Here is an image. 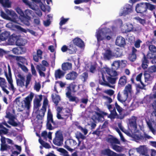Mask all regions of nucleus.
<instances>
[{
	"mask_svg": "<svg viewBox=\"0 0 156 156\" xmlns=\"http://www.w3.org/2000/svg\"><path fill=\"white\" fill-rule=\"evenodd\" d=\"M146 56L147 57V58L149 59L155 58H156V56L154 55V54L151 52L148 53L147 54Z\"/></svg>",
	"mask_w": 156,
	"mask_h": 156,
	"instance_id": "obj_62",
	"label": "nucleus"
},
{
	"mask_svg": "<svg viewBox=\"0 0 156 156\" xmlns=\"http://www.w3.org/2000/svg\"><path fill=\"white\" fill-rule=\"evenodd\" d=\"M88 77V73L87 72L83 73L80 75L79 78L83 82H85L87 81Z\"/></svg>",
	"mask_w": 156,
	"mask_h": 156,
	"instance_id": "obj_35",
	"label": "nucleus"
},
{
	"mask_svg": "<svg viewBox=\"0 0 156 156\" xmlns=\"http://www.w3.org/2000/svg\"><path fill=\"white\" fill-rule=\"evenodd\" d=\"M78 76V74L76 72L73 71L67 74L66 76V78L67 80H74Z\"/></svg>",
	"mask_w": 156,
	"mask_h": 156,
	"instance_id": "obj_20",
	"label": "nucleus"
},
{
	"mask_svg": "<svg viewBox=\"0 0 156 156\" xmlns=\"http://www.w3.org/2000/svg\"><path fill=\"white\" fill-rule=\"evenodd\" d=\"M17 76L19 78L16 79L17 85L21 87H23L25 85L24 82L25 81V77L20 73L17 74Z\"/></svg>",
	"mask_w": 156,
	"mask_h": 156,
	"instance_id": "obj_10",
	"label": "nucleus"
},
{
	"mask_svg": "<svg viewBox=\"0 0 156 156\" xmlns=\"http://www.w3.org/2000/svg\"><path fill=\"white\" fill-rule=\"evenodd\" d=\"M17 38V36L15 34H13L11 36L10 35L8 39V42L10 44H13L15 42H16V39Z\"/></svg>",
	"mask_w": 156,
	"mask_h": 156,
	"instance_id": "obj_29",
	"label": "nucleus"
},
{
	"mask_svg": "<svg viewBox=\"0 0 156 156\" xmlns=\"http://www.w3.org/2000/svg\"><path fill=\"white\" fill-rule=\"evenodd\" d=\"M65 112L66 113V114H63L62 115V116H63L64 119H67L69 117H70L71 119L72 115L71 113L70 110L68 108L65 110Z\"/></svg>",
	"mask_w": 156,
	"mask_h": 156,
	"instance_id": "obj_37",
	"label": "nucleus"
},
{
	"mask_svg": "<svg viewBox=\"0 0 156 156\" xmlns=\"http://www.w3.org/2000/svg\"><path fill=\"white\" fill-rule=\"evenodd\" d=\"M127 77L125 76H121L119 81V86L120 87L124 86L127 83Z\"/></svg>",
	"mask_w": 156,
	"mask_h": 156,
	"instance_id": "obj_26",
	"label": "nucleus"
},
{
	"mask_svg": "<svg viewBox=\"0 0 156 156\" xmlns=\"http://www.w3.org/2000/svg\"><path fill=\"white\" fill-rule=\"evenodd\" d=\"M104 92L110 96L113 95L114 93V91L111 89H109L105 90Z\"/></svg>",
	"mask_w": 156,
	"mask_h": 156,
	"instance_id": "obj_63",
	"label": "nucleus"
},
{
	"mask_svg": "<svg viewBox=\"0 0 156 156\" xmlns=\"http://www.w3.org/2000/svg\"><path fill=\"white\" fill-rule=\"evenodd\" d=\"M72 67V63L68 62L64 63L62 65V69L64 71L70 69Z\"/></svg>",
	"mask_w": 156,
	"mask_h": 156,
	"instance_id": "obj_30",
	"label": "nucleus"
},
{
	"mask_svg": "<svg viewBox=\"0 0 156 156\" xmlns=\"http://www.w3.org/2000/svg\"><path fill=\"white\" fill-rule=\"evenodd\" d=\"M6 12L8 15H7L2 11H1L0 12L1 16L4 19L12 22L14 23L17 22V19L18 18V16L14 11L7 9Z\"/></svg>",
	"mask_w": 156,
	"mask_h": 156,
	"instance_id": "obj_2",
	"label": "nucleus"
},
{
	"mask_svg": "<svg viewBox=\"0 0 156 156\" xmlns=\"http://www.w3.org/2000/svg\"><path fill=\"white\" fill-rule=\"evenodd\" d=\"M147 124L150 130L155 135L156 133V130L153 127L151 122L150 121H147Z\"/></svg>",
	"mask_w": 156,
	"mask_h": 156,
	"instance_id": "obj_44",
	"label": "nucleus"
},
{
	"mask_svg": "<svg viewBox=\"0 0 156 156\" xmlns=\"http://www.w3.org/2000/svg\"><path fill=\"white\" fill-rule=\"evenodd\" d=\"M8 74L7 72L5 71V76L6 78V79H7L8 78L9 79L12 78L11 69L10 66L9 64L8 65Z\"/></svg>",
	"mask_w": 156,
	"mask_h": 156,
	"instance_id": "obj_39",
	"label": "nucleus"
},
{
	"mask_svg": "<svg viewBox=\"0 0 156 156\" xmlns=\"http://www.w3.org/2000/svg\"><path fill=\"white\" fill-rule=\"evenodd\" d=\"M36 69L37 71L41 70V71H45L46 70V68L42 65H37Z\"/></svg>",
	"mask_w": 156,
	"mask_h": 156,
	"instance_id": "obj_61",
	"label": "nucleus"
},
{
	"mask_svg": "<svg viewBox=\"0 0 156 156\" xmlns=\"http://www.w3.org/2000/svg\"><path fill=\"white\" fill-rule=\"evenodd\" d=\"M147 72H145L144 74L145 82L150 80L151 75L149 73H147Z\"/></svg>",
	"mask_w": 156,
	"mask_h": 156,
	"instance_id": "obj_57",
	"label": "nucleus"
},
{
	"mask_svg": "<svg viewBox=\"0 0 156 156\" xmlns=\"http://www.w3.org/2000/svg\"><path fill=\"white\" fill-rule=\"evenodd\" d=\"M147 124L150 130L155 135L156 133V130L153 127L151 122L150 121H147Z\"/></svg>",
	"mask_w": 156,
	"mask_h": 156,
	"instance_id": "obj_43",
	"label": "nucleus"
},
{
	"mask_svg": "<svg viewBox=\"0 0 156 156\" xmlns=\"http://www.w3.org/2000/svg\"><path fill=\"white\" fill-rule=\"evenodd\" d=\"M111 31L108 29H104L103 30H99L96 34V37L98 41H100L104 39V38L102 37V35H104L106 37L105 38L107 40H109L111 37L110 36H106L107 34H110Z\"/></svg>",
	"mask_w": 156,
	"mask_h": 156,
	"instance_id": "obj_5",
	"label": "nucleus"
},
{
	"mask_svg": "<svg viewBox=\"0 0 156 156\" xmlns=\"http://www.w3.org/2000/svg\"><path fill=\"white\" fill-rule=\"evenodd\" d=\"M147 71L149 73H152L156 72V66L153 65L149 67Z\"/></svg>",
	"mask_w": 156,
	"mask_h": 156,
	"instance_id": "obj_46",
	"label": "nucleus"
},
{
	"mask_svg": "<svg viewBox=\"0 0 156 156\" xmlns=\"http://www.w3.org/2000/svg\"><path fill=\"white\" fill-rule=\"evenodd\" d=\"M34 96V94L31 92L30 94L27 97L23 100L25 106L27 108L30 107V102L32 101L33 98Z\"/></svg>",
	"mask_w": 156,
	"mask_h": 156,
	"instance_id": "obj_12",
	"label": "nucleus"
},
{
	"mask_svg": "<svg viewBox=\"0 0 156 156\" xmlns=\"http://www.w3.org/2000/svg\"><path fill=\"white\" fill-rule=\"evenodd\" d=\"M0 151H3L7 150V145L6 144H1Z\"/></svg>",
	"mask_w": 156,
	"mask_h": 156,
	"instance_id": "obj_59",
	"label": "nucleus"
},
{
	"mask_svg": "<svg viewBox=\"0 0 156 156\" xmlns=\"http://www.w3.org/2000/svg\"><path fill=\"white\" fill-rule=\"evenodd\" d=\"M105 72L102 73L101 78L99 80V83L103 86L108 87L114 88V86L112 85L115 84L118 79V74L116 71H112L111 69L106 67L104 68Z\"/></svg>",
	"mask_w": 156,
	"mask_h": 156,
	"instance_id": "obj_1",
	"label": "nucleus"
},
{
	"mask_svg": "<svg viewBox=\"0 0 156 156\" xmlns=\"http://www.w3.org/2000/svg\"><path fill=\"white\" fill-rule=\"evenodd\" d=\"M149 51L152 53H156V47L154 45H150L149 46Z\"/></svg>",
	"mask_w": 156,
	"mask_h": 156,
	"instance_id": "obj_49",
	"label": "nucleus"
},
{
	"mask_svg": "<svg viewBox=\"0 0 156 156\" xmlns=\"http://www.w3.org/2000/svg\"><path fill=\"white\" fill-rule=\"evenodd\" d=\"M0 4H2L5 7L10 8L11 7V4L9 0H0Z\"/></svg>",
	"mask_w": 156,
	"mask_h": 156,
	"instance_id": "obj_36",
	"label": "nucleus"
},
{
	"mask_svg": "<svg viewBox=\"0 0 156 156\" xmlns=\"http://www.w3.org/2000/svg\"><path fill=\"white\" fill-rule=\"evenodd\" d=\"M51 97L54 103L55 104L56 106L58 105L59 101H60V97L58 95H56L55 97H54L53 94L51 95Z\"/></svg>",
	"mask_w": 156,
	"mask_h": 156,
	"instance_id": "obj_34",
	"label": "nucleus"
},
{
	"mask_svg": "<svg viewBox=\"0 0 156 156\" xmlns=\"http://www.w3.org/2000/svg\"><path fill=\"white\" fill-rule=\"evenodd\" d=\"M101 113H99L98 112H95L96 114L98 116V117L97 119L99 121H102L101 119L103 118L104 119V116L107 115L108 114L105 112L103 111H101Z\"/></svg>",
	"mask_w": 156,
	"mask_h": 156,
	"instance_id": "obj_33",
	"label": "nucleus"
},
{
	"mask_svg": "<svg viewBox=\"0 0 156 156\" xmlns=\"http://www.w3.org/2000/svg\"><path fill=\"white\" fill-rule=\"evenodd\" d=\"M0 86L1 88L3 87H7L6 82L5 79L3 78L0 77Z\"/></svg>",
	"mask_w": 156,
	"mask_h": 156,
	"instance_id": "obj_47",
	"label": "nucleus"
},
{
	"mask_svg": "<svg viewBox=\"0 0 156 156\" xmlns=\"http://www.w3.org/2000/svg\"><path fill=\"white\" fill-rule=\"evenodd\" d=\"M46 126L47 129L50 130H53L57 127V125L53 120L52 114L50 109L48 110Z\"/></svg>",
	"mask_w": 156,
	"mask_h": 156,
	"instance_id": "obj_4",
	"label": "nucleus"
},
{
	"mask_svg": "<svg viewBox=\"0 0 156 156\" xmlns=\"http://www.w3.org/2000/svg\"><path fill=\"white\" fill-rule=\"evenodd\" d=\"M57 151L62 153L63 156H69L68 152L65 149L63 148H58L57 147Z\"/></svg>",
	"mask_w": 156,
	"mask_h": 156,
	"instance_id": "obj_42",
	"label": "nucleus"
},
{
	"mask_svg": "<svg viewBox=\"0 0 156 156\" xmlns=\"http://www.w3.org/2000/svg\"><path fill=\"white\" fill-rule=\"evenodd\" d=\"M146 5L147 9H148L149 10L151 11L155 9V7L154 5L149 3H146Z\"/></svg>",
	"mask_w": 156,
	"mask_h": 156,
	"instance_id": "obj_48",
	"label": "nucleus"
},
{
	"mask_svg": "<svg viewBox=\"0 0 156 156\" xmlns=\"http://www.w3.org/2000/svg\"><path fill=\"white\" fill-rule=\"evenodd\" d=\"M20 20L21 22L27 26H29L30 24V20L31 17L30 16H28L27 15H24L20 18Z\"/></svg>",
	"mask_w": 156,
	"mask_h": 156,
	"instance_id": "obj_17",
	"label": "nucleus"
},
{
	"mask_svg": "<svg viewBox=\"0 0 156 156\" xmlns=\"http://www.w3.org/2000/svg\"><path fill=\"white\" fill-rule=\"evenodd\" d=\"M76 46L82 48L84 46V42L80 38L78 37L74 38L71 42Z\"/></svg>",
	"mask_w": 156,
	"mask_h": 156,
	"instance_id": "obj_13",
	"label": "nucleus"
},
{
	"mask_svg": "<svg viewBox=\"0 0 156 156\" xmlns=\"http://www.w3.org/2000/svg\"><path fill=\"white\" fill-rule=\"evenodd\" d=\"M112 56V51L107 49L103 54V58L105 60H109L111 58Z\"/></svg>",
	"mask_w": 156,
	"mask_h": 156,
	"instance_id": "obj_28",
	"label": "nucleus"
},
{
	"mask_svg": "<svg viewBox=\"0 0 156 156\" xmlns=\"http://www.w3.org/2000/svg\"><path fill=\"white\" fill-rule=\"evenodd\" d=\"M137 119V117L134 116H132L129 119L128 125L131 131L136 130L137 128L136 124Z\"/></svg>",
	"mask_w": 156,
	"mask_h": 156,
	"instance_id": "obj_7",
	"label": "nucleus"
},
{
	"mask_svg": "<svg viewBox=\"0 0 156 156\" xmlns=\"http://www.w3.org/2000/svg\"><path fill=\"white\" fill-rule=\"evenodd\" d=\"M143 57L142 59V67L144 69H147L148 67L147 64L149 63V61L148 60L147 57L144 53H143Z\"/></svg>",
	"mask_w": 156,
	"mask_h": 156,
	"instance_id": "obj_24",
	"label": "nucleus"
},
{
	"mask_svg": "<svg viewBox=\"0 0 156 156\" xmlns=\"http://www.w3.org/2000/svg\"><path fill=\"white\" fill-rule=\"evenodd\" d=\"M76 144L77 143L75 140L69 139L65 142L64 147L68 151L72 152L73 149L71 148L70 147H73L75 146Z\"/></svg>",
	"mask_w": 156,
	"mask_h": 156,
	"instance_id": "obj_8",
	"label": "nucleus"
},
{
	"mask_svg": "<svg viewBox=\"0 0 156 156\" xmlns=\"http://www.w3.org/2000/svg\"><path fill=\"white\" fill-rule=\"evenodd\" d=\"M136 11L137 13H143L147 11L146 6H143L142 5H139L138 4L136 7Z\"/></svg>",
	"mask_w": 156,
	"mask_h": 156,
	"instance_id": "obj_19",
	"label": "nucleus"
},
{
	"mask_svg": "<svg viewBox=\"0 0 156 156\" xmlns=\"http://www.w3.org/2000/svg\"><path fill=\"white\" fill-rule=\"evenodd\" d=\"M135 19L137 21L139 22L143 25H144V24L145 23V20L144 19H142L139 17H135Z\"/></svg>",
	"mask_w": 156,
	"mask_h": 156,
	"instance_id": "obj_56",
	"label": "nucleus"
},
{
	"mask_svg": "<svg viewBox=\"0 0 156 156\" xmlns=\"http://www.w3.org/2000/svg\"><path fill=\"white\" fill-rule=\"evenodd\" d=\"M115 43L116 45L120 47H124L126 44L125 38L121 36H118L116 39Z\"/></svg>",
	"mask_w": 156,
	"mask_h": 156,
	"instance_id": "obj_14",
	"label": "nucleus"
},
{
	"mask_svg": "<svg viewBox=\"0 0 156 156\" xmlns=\"http://www.w3.org/2000/svg\"><path fill=\"white\" fill-rule=\"evenodd\" d=\"M77 85L75 84H70L68 86L66 89V91H68L69 89L70 91V93H71L72 90L73 92L75 93L76 92V90H75V88Z\"/></svg>",
	"mask_w": 156,
	"mask_h": 156,
	"instance_id": "obj_41",
	"label": "nucleus"
},
{
	"mask_svg": "<svg viewBox=\"0 0 156 156\" xmlns=\"http://www.w3.org/2000/svg\"><path fill=\"white\" fill-rule=\"evenodd\" d=\"M5 117L6 118L9 119V120H10L12 119H15V117L14 116L11 114L10 112H8L6 113V115L5 116Z\"/></svg>",
	"mask_w": 156,
	"mask_h": 156,
	"instance_id": "obj_60",
	"label": "nucleus"
},
{
	"mask_svg": "<svg viewBox=\"0 0 156 156\" xmlns=\"http://www.w3.org/2000/svg\"><path fill=\"white\" fill-rule=\"evenodd\" d=\"M69 18L65 19L63 17L61 18V20L59 23V24L60 27L65 24L68 20Z\"/></svg>",
	"mask_w": 156,
	"mask_h": 156,
	"instance_id": "obj_54",
	"label": "nucleus"
},
{
	"mask_svg": "<svg viewBox=\"0 0 156 156\" xmlns=\"http://www.w3.org/2000/svg\"><path fill=\"white\" fill-rule=\"evenodd\" d=\"M110 111V113L108 116V117L111 119L117 118L122 119H123L124 117V116H120L117 113L115 107H114L112 110Z\"/></svg>",
	"mask_w": 156,
	"mask_h": 156,
	"instance_id": "obj_9",
	"label": "nucleus"
},
{
	"mask_svg": "<svg viewBox=\"0 0 156 156\" xmlns=\"http://www.w3.org/2000/svg\"><path fill=\"white\" fill-rule=\"evenodd\" d=\"M114 53L117 57H120L122 54V49L119 48H117L115 50Z\"/></svg>",
	"mask_w": 156,
	"mask_h": 156,
	"instance_id": "obj_50",
	"label": "nucleus"
},
{
	"mask_svg": "<svg viewBox=\"0 0 156 156\" xmlns=\"http://www.w3.org/2000/svg\"><path fill=\"white\" fill-rule=\"evenodd\" d=\"M63 135L59 131H57L55 133V137L53 139V144L57 146H61L63 144Z\"/></svg>",
	"mask_w": 156,
	"mask_h": 156,
	"instance_id": "obj_6",
	"label": "nucleus"
},
{
	"mask_svg": "<svg viewBox=\"0 0 156 156\" xmlns=\"http://www.w3.org/2000/svg\"><path fill=\"white\" fill-rule=\"evenodd\" d=\"M17 64L19 67L23 71L26 72L28 70L27 68L24 65L19 62H18Z\"/></svg>",
	"mask_w": 156,
	"mask_h": 156,
	"instance_id": "obj_58",
	"label": "nucleus"
},
{
	"mask_svg": "<svg viewBox=\"0 0 156 156\" xmlns=\"http://www.w3.org/2000/svg\"><path fill=\"white\" fill-rule=\"evenodd\" d=\"M103 154L107 156H116L117 153L109 149H106L101 151Z\"/></svg>",
	"mask_w": 156,
	"mask_h": 156,
	"instance_id": "obj_23",
	"label": "nucleus"
},
{
	"mask_svg": "<svg viewBox=\"0 0 156 156\" xmlns=\"http://www.w3.org/2000/svg\"><path fill=\"white\" fill-rule=\"evenodd\" d=\"M10 56L14 58H15L16 60L19 63L21 62L23 64H27V60L24 57L12 55H11Z\"/></svg>",
	"mask_w": 156,
	"mask_h": 156,
	"instance_id": "obj_15",
	"label": "nucleus"
},
{
	"mask_svg": "<svg viewBox=\"0 0 156 156\" xmlns=\"http://www.w3.org/2000/svg\"><path fill=\"white\" fill-rule=\"evenodd\" d=\"M31 75H28L26 77V81L25 87L27 88L28 85L29 84L31 80Z\"/></svg>",
	"mask_w": 156,
	"mask_h": 156,
	"instance_id": "obj_52",
	"label": "nucleus"
},
{
	"mask_svg": "<svg viewBox=\"0 0 156 156\" xmlns=\"http://www.w3.org/2000/svg\"><path fill=\"white\" fill-rule=\"evenodd\" d=\"M115 108L116 109L117 111L119 113V115L120 116H125V115L122 114V112L123 110L122 108L118 104L117 102L115 103Z\"/></svg>",
	"mask_w": 156,
	"mask_h": 156,
	"instance_id": "obj_40",
	"label": "nucleus"
},
{
	"mask_svg": "<svg viewBox=\"0 0 156 156\" xmlns=\"http://www.w3.org/2000/svg\"><path fill=\"white\" fill-rule=\"evenodd\" d=\"M132 7L129 4H128L123 8V10L119 13V16H125L130 13L132 12Z\"/></svg>",
	"mask_w": 156,
	"mask_h": 156,
	"instance_id": "obj_11",
	"label": "nucleus"
},
{
	"mask_svg": "<svg viewBox=\"0 0 156 156\" xmlns=\"http://www.w3.org/2000/svg\"><path fill=\"white\" fill-rule=\"evenodd\" d=\"M19 47L18 48H15L12 49V51L13 53L16 55H20V51Z\"/></svg>",
	"mask_w": 156,
	"mask_h": 156,
	"instance_id": "obj_53",
	"label": "nucleus"
},
{
	"mask_svg": "<svg viewBox=\"0 0 156 156\" xmlns=\"http://www.w3.org/2000/svg\"><path fill=\"white\" fill-rule=\"evenodd\" d=\"M66 97L69 99V101L74 102L76 101V97L72 96L69 89L68 91L66 92Z\"/></svg>",
	"mask_w": 156,
	"mask_h": 156,
	"instance_id": "obj_32",
	"label": "nucleus"
},
{
	"mask_svg": "<svg viewBox=\"0 0 156 156\" xmlns=\"http://www.w3.org/2000/svg\"><path fill=\"white\" fill-rule=\"evenodd\" d=\"M137 151L143 155H145L147 152V148L144 146H140L136 148Z\"/></svg>",
	"mask_w": 156,
	"mask_h": 156,
	"instance_id": "obj_27",
	"label": "nucleus"
},
{
	"mask_svg": "<svg viewBox=\"0 0 156 156\" xmlns=\"http://www.w3.org/2000/svg\"><path fill=\"white\" fill-rule=\"evenodd\" d=\"M120 66V63L118 61H114L112 65L111 70L112 71H116Z\"/></svg>",
	"mask_w": 156,
	"mask_h": 156,
	"instance_id": "obj_31",
	"label": "nucleus"
},
{
	"mask_svg": "<svg viewBox=\"0 0 156 156\" xmlns=\"http://www.w3.org/2000/svg\"><path fill=\"white\" fill-rule=\"evenodd\" d=\"M112 148L117 152H120L122 151V148L116 145H112Z\"/></svg>",
	"mask_w": 156,
	"mask_h": 156,
	"instance_id": "obj_51",
	"label": "nucleus"
},
{
	"mask_svg": "<svg viewBox=\"0 0 156 156\" xmlns=\"http://www.w3.org/2000/svg\"><path fill=\"white\" fill-rule=\"evenodd\" d=\"M137 50L133 47L132 48L131 53L129 54L128 56L129 59L132 62H134L136 58V53Z\"/></svg>",
	"mask_w": 156,
	"mask_h": 156,
	"instance_id": "obj_18",
	"label": "nucleus"
},
{
	"mask_svg": "<svg viewBox=\"0 0 156 156\" xmlns=\"http://www.w3.org/2000/svg\"><path fill=\"white\" fill-rule=\"evenodd\" d=\"M103 154L107 156H116L117 153L109 149H106L101 151Z\"/></svg>",
	"mask_w": 156,
	"mask_h": 156,
	"instance_id": "obj_22",
	"label": "nucleus"
},
{
	"mask_svg": "<svg viewBox=\"0 0 156 156\" xmlns=\"http://www.w3.org/2000/svg\"><path fill=\"white\" fill-rule=\"evenodd\" d=\"M131 88L132 86L131 84H128L126 86L123 90V94L122 95L120 94V92L118 94V100L121 102H124L128 98V93L131 92Z\"/></svg>",
	"mask_w": 156,
	"mask_h": 156,
	"instance_id": "obj_3",
	"label": "nucleus"
},
{
	"mask_svg": "<svg viewBox=\"0 0 156 156\" xmlns=\"http://www.w3.org/2000/svg\"><path fill=\"white\" fill-rule=\"evenodd\" d=\"M10 35V33L9 32L4 31L0 34V40L1 41H6L8 39Z\"/></svg>",
	"mask_w": 156,
	"mask_h": 156,
	"instance_id": "obj_25",
	"label": "nucleus"
},
{
	"mask_svg": "<svg viewBox=\"0 0 156 156\" xmlns=\"http://www.w3.org/2000/svg\"><path fill=\"white\" fill-rule=\"evenodd\" d=\"M34 24L37 26L41 25L40 19L39 18H37L34 19Z\"/></svg>",
	"mask_w": 156,
	"mask_h": 156,
	"instance_id": "obj_64",
	"label": "nucleus"
},
{
	"mask_svg": "<svg viewBox=\"0 0 156 156\" xmlns=\"http://www.w3.org/2000/svg\"><path fill=\"white\" fill-rule=\"evenodd\" d=\"M7 80L9 83L10 85V87L9 86V89L10 90H12L13 93L16 90V88L14 87V85L13 84V80L12 79H9L8 78Z\"/></svg>",
	"mask_w": 156,
	"mask_h": 156,
	"instance_id": "obj_38",
	"label": "nucleus"
},
{
	"mask_svg": "<svg viewBox=\"0 0 156 156\" xmlns=\"http://www.w3.org/2000/svg\"><path fill=\"white\" fill-rule=\"evenodd\" d=\"M16 45L17 46H21L24 45L25 44V43L23 42V41L22 39L19 38L17 36V38L16 39Z\"/></svg>",
	"mask_w": 156,
	"mask_h": 156,
	"instance_id": "obj_45",
	"label": "nucleus"
},
{
	"mask_svg": "<svg viewBox=\"0 0 156 156\" xmlns=\"http://www.w3.org/2000/svg\"><path fill=\"white\" fill-rule=\"evenodd\" d=\"M68 47V53L70 54H72L76 53L77 51L76 46L72 43H69Z\"/></svg>",
	"mask_w": 156,
	"mask_h": 156,
	"instance_id": "obj_21",
	"label": "nucleus"
},
{
	"mask_svg": "<svg viewBox=\"0 0 156 156\" xmlns=\"http://www.w3.org/2000/svg\"><path fill=\"white\" fill-rule=\"evenodd\" d=\"M65 74V72L61 70L60 69L55 70L54 73L55 79L57 80L58 79L62 78L64 76Z\"/></svg>",
	"mask_w": 156,
	"mask_h": 156,
	"instance_id": "obj_16",
	"label": "nucleus"
},
{
	"mask_svg": "<svg viewBox=\"0 0 156 156\" xmlns=\"http://www.w3.org/2000/svg\"><path fill=\"white\" fill-rule=\"evenodd\" d=\"M16 12L20 15V16L21 17L24 16V14L23 11L22 9L19 7H17L16 8Z\"/></svg>",
	"mask_w": 156,
	"mask_h": 156,
	"instance_id": "obj_55",
	"label": "nucleus"
}]
</instances>
